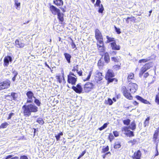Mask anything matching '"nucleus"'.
<instances>
[{
	"label": "nucleus",
	"instance_id": "nucleus-29",
	"mask_svg": "<svg viewBox=\"0 0 159 159\" xmlns=\"http://www.w3.org/2000/svg\"><path fill=\"white\" fill-rule=\"evenodd\" d=\"M134 77V75L133 73H130L127 79L128 81H130V80L133 79Z\"/></svg>",
	"mask_w": 159,
	"mask_h": 159
},
{
	"label": "nucleus",
	"instance_id": "nucleus-17",
	"mask_svg": "<svg viewBox=\"0 0 159 159\" xmlns=\"http://www.w3.org/2000/svg\"><path fill=\"white\" fill-rule=\"evenodd\" d=\"M136 98L137 100L140 101V102L146 104H150V103L148 101L145 99H144L143 98L139 96H136Z\"/></svg>",
	"mask_w": 159,
	"mask_h": 159
},
{
	"label": "nucleus",
	"instance_id": "nucleus-56",
	"mask_svg": "<svg viewBox=\"0 0 159 159\" xmlns=\"http://www.w3.org/2000/svg\"><path fill=\"white\" fill-rule=\"evenodd\" d=\"M33 102L32 99H28L27 100L26 103H32Z\"/></svg>",
	"mask_w": 159,
	"mask_h": 159
},
{
	"label": "nucleus",
	"instance_id": "nucleus-20",
	"mask_svg": "<svg viewBox=\"0 0 159 159\" xmlns=\"http://www.w3.org/2000/svg\"><path fill=\"white\" fill-rule=\"evenodd\" d=\"M26 95L28 99H32L33 98H35V97L34 96V93L32 91H28L26 93Z\"/></svg>",
	"mask_w": 159,
	"mask_h": 159
},
{
	"label": "nucleus",
	"instance_id": "nucleus-33",
	"mask_svg": "<svg viewBox=\"0 0 159 159\" xmlns=\"http://www.w3.org/2000/svg\"><path fill=\"white\" fill-rule=\"evenodd\" d=\"M113 101L110 98H108L107 101H106V103L107 104H109L111 105L113 103Z\"/></svg>",
	"mask_w": 159,
	"mask_h": 159
},
{
	"label": "nucleus",
	"instance_id": "nucleus-41",
	"mask_svg": "<svg viewBox=\"0 0 159 159\" xmlns=\"http://www.w3.org/2000/svg\"><path fill=\"white\" fill-rule=\"evenodd\" d=\"M78 65H77L73 67V69H72V71H78Z\"/></svg>",
	"mask_w": 159,
	"mask_h": 159
},
{
	"label": "nucleus",
	"instance_id": "nucleus-59",
	"mask_svg": "<svg viewBox=\"0 0 159 159\" xmlns=\"http://www.w3.org/2000/svg\"><path fill=\"white\" fill-rule=\"evenodd\" d=\"M78 74L79 75V76H81L82 75V70H80L79 71H78V72H77Z\"/></svg>",
	"mask_w": 159,
	"mask_h": 159
},
{
	"label": "nucleus",
	"instance_id": "nucleus-9",
	"mask_svg": "<svg viewBox=\"0 0 159 159\" xmlns=\"http://www.w3.org/2000/svg\"><path fill=\"white\" fill-rule=\"evenodd\" d=\"M72 88L76 93H81L83 90L80 83L78 84L76 86H72Z\"/></svg>",
	"mask_w": 159,
	"mask_h": 159
},
{
	"label": "nucleus",
	"instance_id": "nucleus-15",
	"mask_svg": "<svg viewBox=\"0 0 159 159\" xmlns=\"http://www.w3.org/2000/svg\"><path fill=\"white\" fill-rule=\"evenodd\" d=\"M141 156V153L140 150L135 152L133 157V159H140Z\"/></svg>",
	"mask_w": 159,
	"mask_h": 159
},
{
	"label": "nucleus",
	"instance_id": "nucleus-35",
	"mask_svg": "<svg viewBox=\"0 0 159 159\" xmlns=\"http://www.w3.org/2000/svg\"><path fill=\"white\" fill-rule=\"evenodd\" d=\"M34 99H35V100H34V102H35V103L38 106H40L41 103H40V102L39 101L38 99H36V98H34Z\"/></svg>",
	"mask_w": 159,
	"mask_h": 159
},
{
	"label": "nucleus",
	"instance_id": "nucleus-31",
	"mask_svg": "<svg viewBox=\"0 0 159 159\" xmlns=\"http://www.w3.org/2000/svg\"><path fill=\"white\" fill-rule=\"evenodd\" d=\"M106 38L107 39V43H109L110 42H112L114 41V39L113 38L109 37L108 36H106Z\"/></svg>",
	"mask_w": 159,
	"mask_h": 159
},
{
	"label": "nucleus",
	"instance_id": "nucleus-6",
	"mask_svg": "<svg viewBox=\"0 0 159 159\" xmlns=\"http://www.w3.org/2000/svg\"><path fill=\"white\" fill-rule=\"evenodd\" d=\"M94 85L91 83H86L84 86V89L85 92L88 93L94 88Z\"/></svg>",
	"mask_w": 159,
	"mask_h": 159
},
{
	"label": "nucleus",
	"instance_id": "nucleus-22",
	"mask_svg": "<svg viewBox=\"0 0 159 159\" xmlns=\"http://www.w3.org/2000/svg\"><path fill=\"white\" fill-rule=\"evenodd\" d=\"M57 15V18L59 20L62 22L64 20V18H63V14L62 13H61L60 12L59 13H58Z\"/></svg>",
	"mask_w": 159,
	"mask_h": 159
},
{
	"label": "nucleus",
	"instance_id": "nucleus-34",
	"mask_svg": "<svg viewBox=\"0 0 159 159\" xmlns=\"http://www.w3.org/2000/svg\"><path fill=\"white\" fill-rule=\"evenodd\" d=\"M149 120H150L149 117H148L146 119L144 123V125L145 127L148 125V124H149Z\"/></svg>",
	"mask_w": 159,
	"mask_h": 159
},
{
	"label": "nucleus",
	"instance_id": "nucleus-44",
	"mask_svg": "<svg viewBox=\"0 0 159 159\" xmlns=\"http://www.w3.org/2000/svg\"><path fill=\"white\" fill-rule=\"evenodd\" d=\"M71 45L72 46V47L73 48H76V46L75 43L73 42V40L72 39H71Z\"/></svg>",
	"mask_w": 159,
	"mask_h": 159
},
{
	"label": "nucleus",
	"instance_id": "nucleus-4",
	"mask_svg": "<svg viewBox=\"0 0 159 159\" xmlns=\"http://www.w3.org/2000/svg\"><path fill=\"white\" fill-rule=\"evenodd\" d=\"M114 76V73L111 70H108L106 73L105 76V78L109 83L112 82L113 81L115 78H112Z\"/></svg>",
	"mask_w": 159,
	"mask_h": 159
},
{
	"label": "nucleus",
	"instance_id": "nucleus-27",
	"mask_svg": "<svg viewBox=\"0 0 159 159\" xmlns=\"http://www.w3.org/2000/svg\"><path fill=\"white\" fill-rule=\"evenodd\" d=\"M109 147L107 146L106 147L103 146V147L102 150L101 151L102 153H106V152H108L109 150Z\"/></svg>",
	"mask_w": 159,
	"mask_h": 159
},
{
	"label": "nucleus",
	"instance_id": "nucleus-51",
	"mask_svg": "<svg viewBox=\"0 0 159 159\" xmlns=\"http://www.w3.org/2000/svg\"><path fill=\"white\" fill-rule=\"evenodd\" d=\"M92 71H90L89 73V75H88V76L87 77V78L85 80H88L90 79V76L92 75Z\"/></svg>",
	"mask_w": 159,
	"mask_h": 159
},
{
	"label": "nucleus",
	"instance_id": "nucleus-8",
	"mask_svg": "<svg viewBox=\"0 0 159 159\" xmlns=\"http://www.w3.org/2000/svg\"><path fill=\"white\" fill-rule=\"evenodd\" d=\"M95 37L97 40L99 42L100 40L103 41L102 36L100 31L98 29L95 30Z\"/></svg>",
	"mask_w": 159,
	"mask_h": 159
},
{
	"label": "nucleus",
	"instance_id": "nucleus-14",
	"mask_svg": "<svg viewBox=\"0 0 159 159\" xmlns=\"http://www.w3.org/2000/svg\"><path fill=\"white\" fill-rule=\"evenodd\" d=\"M128 90L125 88V89L124 90L123 92L124 95L127 99L131 100L132 99V97L130 94L128 92Z\"/></svg>",
	"mask_w": 159,
	"mask_h": 159
},
{
	"label": "nucleus",
	"instance_id": "nucleus-1",
	"mask_svg": "<svg viewBox=\"0 0 159 159\" xmlns=\"http://www.w3.org/2000/svg\"><path fill=\"white\" fill-rule=\"evenodd\" d=\"M25 116H29L32 112H35L38 111V108L34 104L25 105L22 107Z\"/></svg>",
	"mask_w": 159,
	"mask_h": 159
},
{
	"label": "nucleus",
	"instance_id": "nucleus-63",
	"mask_svg": "<svg viewBox=\"0 0 159 159\" xmlns=\"http://www.w3.org/2000/svg\"><path fill=\"white\" fill-rule=\"evenodd\" d=\"M138 103L136 101H134L133 103V104L134 105H138Z\"/></svg>",
	"mask_w": 159,
	"mask_h": 159
},
{
	"label": "nucleus",
	"instance_id": "nucleus-58",
	"mask_svg": "<svg viewBox=\"0 0 159 159\" xmlns=\"http://www.w3.org/2000/svg\"><path fill=\"white\" fill-rule=\"evenodd\" d=\"M13 156H14L13 155H9L8 156H7L6 157V159H9L10 158H11Z\"/></svg>",
	"mask_w": 159,
	"mask_h": 159
},
{
	"label": "nucleus",
	"instance_id": "nucleus-62",
	"mask_svg": "<svg viewBox=\"0 0 159 159\" xmlns=\"http://www.w3.org/2000/svg\"><path fill=\"white\" fill-rule=\"evenodd\" d=\"M156 151H157V153L155 154V156H157L158 155V150L157 149V147L156 148Z\"/></svg>",
	"mask_w": 159,
	"mask_h": 159
},
{
	"label": "nucleus",
	"instance_id": "nucleus-40",
	"mask_svg": "<svg viewBox=\"0 0 159 159\" xmlns=\"http://www.w3.org/2000/svg\"><path fill=\"white\" fill-rule=\"evenodd\" d=\"M12 73L14 75V76L16 77L18 74V72L15 70L12 69L11 71Z\"/></svg>",
	"mask_w": 159,
	"mask_h": 159
},
{
	"label": "nucleus",
	"instance_id": "nucleus-64",
	"mask_svg": "<svg viewBox=\"0 0 159 159\" xmlns=\"http://www.w3.org/2000/svg\"><path fill=\"white\" fill-rule=\"evenodd\" d=\"M11 159H19V157H15L11 158Z\"/></svg>",
	"mask_w": 159,
	"mask_h": 159
},
{
	"label": "nucleus",
	"instance_id": "nucleus-47",
	"mask_svg": "<svg viewBox=\"0 0 159 159\" xmlns=\"http://www.w3.org/2000/svg\"><path fill=\"white\" fill-rule=\"evenodd\" d=\"M15 4L17 7H18L20 6V3L17 0H15Z\"/></svg>",
	"mask_w": 159,
	"mask_h": 159
},
{
	"label": "nucleus",
	"instance_id": "nucleus-19",
	"mask_svg": "<svg viewBox=\"0 0 159 159\" xmlns=\"http://www.w3.org/2000/svg\"><path fill=\"white\" fill-rule=\"evenodd\" d=\"M111 47L112 49L119 50L120 49L119 45H117L115 42H113L111 43Z\"/></svg>",
	"mask_w": 159,
	"mask_h": 159
},
{
	"label": "nucleus",
	"instance_id": "nucleus-12",
	"mask_svg": "<svg viewBox=\"0 0 159 159\" xmlns=\"http://www.w3.org/2000/svg\"><path fill=\"white\" fill-rule=\"evenodd\" d=\"M122 131L123 132L125 131V132H126V133H125L126 134H128V136H129V137L133 136H134L133 132L128 130V128L126 127L123 128Z\"/></svg>",
	"mask_w": 159,
	"mask_h": 159
},
{
	"label": "nucleus",
	"instance_id": "nucleus-2",
	"mask_svg": "<svg viewBox=\"0 0 159 159\" xmlns=\"http://www.w3.org/2000/svg\"><path fill=\"white\" fill-rule=\"evenodd\" d=\"M68 82L71 83L72 85H75L77 81V77L74 74L70 72L67 76Z\"/></svg>",
	"mask_w": 159,
	"mask_h": 159
},
{
	"label": "nucleus",
	"instance_id": "nucleus-23",
	"mask_svg": "<svg viewBox=\"0 0 159 159\" xmlns=\"http://www.w3.org/2000/svg\"><path fill=\"white\" fill-rule=\"evenodd\" d=\"M154 138L155 139H159V128L156 130L153 135Z\"/></svg>",
	"mask_w": 159,
	"mask_h": 159
},
{
	"label": "nucleus",
	"instance_id": "nucleus-55",
	"mask_svg": "<svg viewBox=\"0 0 159 159\" xmlns=\"http://www.w3.org/2000/svg\"><path fill=\"white\" fill-rule=\"evenodd\" d=\"M116 52H117L116 51H112V52H111L110 54L111 55L114 56L116 54Z\"/></svg>",
	"mask_w": 159,
	"mask_h": 159
},
{
	"label": "nucleus",
	"instance_id": "nucleus-24",
	"mask_svg": "<svg viewBox=\"0 0 159 159\" xmlns=\"http://www.w3.org/2000/svg\"><path fill=\"white\" fill-rule=\"evenodd\" d=\"M64 55L68 62V63H70V59L71 57V56H70V54L67 53H64Z\"/></svg>",
	"mask_w": 159,
	"mask_h": 159
},
{
	"label": "nucleus",
	"instance_id": "nucleus-5",
	"mask_svg": "<svg viewBox=\"0 0 159 159\" xmlns=\"http://www.w3.org/2000/svg\"><path fill=\"white\" fill-rule=\"evenodd\" d=\"M152 66V63H148L146 64L141 69L140 72L139 73V76L141 77L143 74L148 69H150Z\"/></svg>",
	"mask_w": 159,
	"mask_h": 159
},
{
	"label": "nucleus",
	"instance_id": "nucleus-3",
	"mask_svg": "<svg viewBox=\"0 0 159 159\" xmlns=\"http://www.w3.org/2000/svg\"><path fill=\"white\" fill-rule=\"evenodd\" d=\"M11 81L8 80L0 82V90L7 89L10 85Z\"/></svg>",
	"mask_w": 159,
	"mask_h": 159
},
{
	"label": "nucleus",
	"instance_id": "nucleus-60",
	"mask_svg": "<svg viewBox=\"0 0 159 159\" xmlns=\"http://www.w3.org/2000/svg\"><path fill=\"white\" fill-rule=\"evenodd\" d=\"M57 78L58 81H59L60 83H61L62 82V80L61 79H60V76H57Z\"/></svg>",
	"mask_w": 159,
	"mask_h": 159
},
{
	"label": "nucleus",
	"instance_id": "nucleus-25",
	"mask_svg": "<svg viewBox=\"0 0 159 159\" xmlns=\"http://www.w3.org/2000/svg\"><path fill=\"white\" fill-rule=\"evenodd\" d=\"M104 59L106 62H108L110 60V58L109 54L108 52H106L104 55Z\"/></svg>",
	"mask_w": 159,
	"mask_h": 159
},
{
	"label": "nucleus",
	"instance_id": "nucleus-43",
	"mask_svg": "<svg viewBox=\"0 0 159 159\" xmlns=\"http://www.w3.org/2000/svg\"><path fill=\"white\" fill-rule=\"evenodd\" d=\"M113 69L116 70H117L120 69V66L118 65H115L113 66Z\"/></svg>",
	"mask_w": 159,
	"mask_h": 159
},
{
	"label": "nucleus",
	"instance_id": "nucleus-28",
	"mask_svg": "<svg viewBox=\"0 0 159 159\" xmlns=\"http://www.w3.org/2000/svg\"><path fill=\"white\" fill-rule=\"evenodd\" d=\"M8 125L9 124L6 122L3 123L0 126V128L1 129L6 128Z\"/></svg>",
	"mask_w": 159,
	"mask_h": 159
},
{
	"label": "nucleus",
	"instance_id": "nucleus-39",
	"mask_svg": "<svg viewBox=\"0 0 159 159\" xmlns=\"http://www.w3.org/2000/svg\"><path fill=\"white\" fill-rule=\"evenodd\" d=\"M120 143L119 142H117L115 143L114 147L115 148H120Z\"/></svg>",
	"mask_w": 159,
	"mask_h": 159
},
{
	"label": "nucleus",
	"instance_id": "nucleus-54",
	"mask_svg": "<svg viewBox=\"0 0 159 159\" xmlns=\"http://www.w3.org/2000/svg\"><path fill=\"white\" fill-rule=\"evenodd\" d=\"M14 115V113H10L9 115V116L7 118V120L11 119L12 116Z\"/></svg>",
	"mask_w": 159,
	"mask_h": 159
},
{
	"label": "nucleus",
	"instance_id": "nucleus-48",
	"mask_svg": "<svg viewBox=\"0 0 159 159\" xmlns=\"http://www.w3.org/2000/svg\"><path fill=\"white\" fill-rule=\"evenodd\" d=\"M155 102L157 103V104L159 105V96L158 95L156 96Z\"/></svg>",
	"mask_w": 159,
	"mask_h": 159
},
{
	"label": "nucleus",
	"instance_id": "nucleus-7",
	"mask_svg": "<svg viewBox=\"0 0 159 159\" xmlns=\"http://www.w3.org/2000/svg\"><path fill=\"white\" fill-rule=\"evenodd\" d=\"M128 88L131 93H134L138 89V86L136 84L130 83L128 85Z\"/></svg>",
	"mask_w": 159,
	"mask_h": 159
},
{
	"label": "nucleus",
	"instance_id": "nucleus-45",
	"mask_svg": "<svg viewBox=\"0 0 159 159\" xmlns=\"http://www.w3.org/2000/svg\"><path fill=\"white\" fill-rule=\"evenodd\" d=\"M111 60L115 62H118L119 60L117 59V57H112L111 58Z\"/></svg>",
	"mask_w": 159,
	"mask_h": 159
},
{
	"label": "nucleus",
	"instance_id": "nucleus-11",
	"mask_svg": "<svg viewBox=\"0 0 159 159\" xmlns=\"http://www.w3.org/2000/svg\"><path fill=\"white\" fill-rule=\"evenodd\" d=\"M50 9L52 13L54 15H57L60 12V9L53 5L50 6Z\"/></svg>",
	"mask_w": 159,
	"mask_h": 159
},
{
	"label": "nucleus",
	"instance_id": "nucleus-50",
	"mask_svg": "<svg viewBox=\"0 0 159 159\" xmlns=\"http://www.w3.org/2000/svg\"><path fill=\"white\" fill-rule=\"evenodd\" d=\"M113 134L115 137H117L119 136V133L117 131H114L113 132Z\"/></svg>",
	"mask_w": 159,
	"mask_h": 159
},
{
	"label": "nucleus",
	"instance_id": "nucleus-52",
	"mask_svg": "<svg viewBox=\"0 0 159 159\" xmlns=\"http://www.w3.org/2000/svg\"><path fill=\"white\" fill-rule=\"evenodd\" d=\"M16 94V93H12L11 94V96L13 97L14 100H15L16 98L15 97Z\"/></svg>",
	"mask_w": 159,
	"mask_h": 159
},
{
	"label": "nucleus",
	"instance_id": "nucleus-18",
	"mask_svg": "<svg viewBox=\"0 0 159 159\" xmlns=\"http://www.w3.org/2000/svg\"><path fill=\"white\" fill-rule=\"evenodd\" d=\"M15 45L19 48H22L25 46V44L20 42L18 40L16 39L15 42Z\"/></svg>",
	"mask_w": 159,
	"mask_h": 159
},
{
	"label": "nucleus",
	"instance_id": "nucleus-61",
	"mask_svg": "<svg viewBox=\"0 0 159 159\" xmlns=\"http://www.w3.org/2000/svg\"><path fill=\"white\" fill-rule=\"evenodd\" d=\"M149 75V74L148 72H146L143 75L144 77V78H146Z\"/></svg>",
	"mask_w": 159,
	"mask_h": 159
},
{
	"label": "nucleus",
	"instance_id": "nucleus-26",
	"mask_svg": "<svg viewBox=\"0 0 159 159\" xmlns=\"http://www.w3.org/2000/svg\"><path fill=\"white\" fill-rule=\"evenodd\" d=\"M136 124L134 122H131L130 125L129 127V128L132 130H134L136 128Z\"/></svg>",
	"mask_w": 159,
	"mask_h": 159
},
{
	"label": "nucleus",
	"instance_id": "nucleus-57",
	"mask_svg": "<svg viewBox=\"0 0 159 159\" xmlns=\"http://www.w3.org/2000/svg\"><path fill=\"white\" fill-rule=\"evenodd\" d=\"M20 159H28V158L27 156L24 155L21 156Z\"/></svg>",
	"mask_w": 159,
	"mask_h": 159
},
{
	"label": "nucleus",
	"instance_id": "nucleus-13",
	"mask_svg": "<svg viewBox=\"0 0 159 159\" xmlns=\"http://www.w3.org/2000/svg\"><path fill=\"white\" fill-rule=\"evenodd\" d=\"M103 76L102 73L97 71L95 75V80L100 81L102 79Z\"/></svg>",
	"mask_w": 159,
	"mask_h": 159
},
{
	"label": "nucleus",
	"instance_id": "nucleus-37",
	"mask_svg": "<svg viewBox=\"0 0 159 159\" xmlns=\"http://www.w3.org/2000/svg\"><path fill=\"white\" fill-rule=\"evenodd\" d=\"M130 120L129 119H127L123 120V123L124 124L128 125L130 122Z\"/></svg>",
	"mask_w": 159,
	"mask_h": 159
},
{
	"label": "nucleus",
	"instance_id": "nucleus-21",
	"mask_svg": "<svg viewBox=\"0 0 159 159\" xmlns=\"http://www.w3.org/2000/svg\"><path fill=\"white\" fill-rule=\"evenodd\" d=\"M53 2L57 6H61L63 4V2L62 0H54Z\"/></svg>",
	"mask_w": 159,
	"mask_h": 159
},
{
	"label": "nucleus",
	"instance_id": "nucleus-30",
	"mask_svg": "<svg viewBox=\"0 0 159 159\" xmlns=\"http://www.w3.org/2000/svg\"><path fill=\"white\" fill-rule=\"evenodd\" d=\"M36 121L41 125H43L44 123V121L43 119L41 118L37 119Z\"/></svg>",
	"mask_w": 159,
	"mask_h": 159
},
{
	"label": "nucleus",
	"instance_id": "nucleus-32",
	"mask_svg": "<svg viewBox=\"0 0 159 159\" xmlns=\"http://www.w3.org/2000/svg\"><path fill=\"white\" fill-rule=\"evenodd\" d=\"M108 124H109V123H105L104 124V125H103V126H102V127H101L99 128V130H102L103 129H105V128H106L107 127Z\"/></svg>",
	"mask_w": 159,
	"mask_h": 159
},
{
	"label": "nucleus",
	"instance_id": "nucleus-38",
	"mask_svg": "<svg viewBox=\"0 0 159 159\" xmlns=\"http://www.w3.org/2000/svg\"><path fill=\"white\" fill-rule=\"evenodd\" d=\"M63 134L62 132H60L57 135L56 134L55 136L56 139H59L60 138L61 136H62Z\"/></svg>",
	"mask_w": 159,
	"mask_h": 159
},
{
	"label": "nucleus",
	"instance_id": "nucleus-10",
	"mask_svg": "<svg viewBox=\"0 0 159 159\" xmlns=\"http://www.w3.org/2000/svg\"><path fill=\"white\" fill-rule=\"evenodd\" d=\"M12 58L10 56H7L5 57L4 59V65L5 66L7 67L9 64V62H11Z\"/></svg>",
	"mask_w": 159,
	"mask_h": 159
},
{
	"label": "nucleus",
	"instance_id": "nucleus-49",
	"mask_svg": "<svg viewBox=\"0 0 159 159\" xmlns=\"http://www.w3.org/2000/svg\"><path fill=\"white\" fill-rule=\"evenodd\" d=\"M115 29L118 34H120V29L117 28L116 26H115Z\"/></svg>",
	"mask_w": 159,
	"mask_h": 159
},
{
	"label": "nucleus",
	"instance_id": "nucleus-36",
	"mask_svg": "<svg viewBox=\"0 0 159 159\" xmlns=\"http://www.w3.org/2000/svg\"><path fill=\"white\" fill-rule=\"evenodd\" d=\"M111 155V153L110 152H107L104 154L102 155V157L104 159L106 157V156L108 155L109 156H110Z\"/></svg>",
	"mask_w": 159,
	"mask_h": 159
},
{
	"label": "nucleus",
	"instance_id": "nucleus-53",
	"mask_svg": "<svg viewBox=\"0 0 159 159\" xmlns=\"http://www.w3.org/2000/svg\"><path fill=\"white\" fill-rule=\"evenodd\" d=\"M147 60H148L147 59H141V60H140L139 61V63H144V62L147 61Z\"/></svg>",
	"mask_w": 159,
	"mask_h": 159
},
{
	"label": "nucleus",
	"instance_id": "nucleus-46",
	"mask_svg": "<svg viewBox=\"0 0 159 159\" xmlns=\"http://www.w3.org/2000/svg\"><path fill=\"white\" fill-rule=\"evenodd\" d=\"M101 2L100 0H97L96 4H95V6L100 7V4Z\"/></svg>",
	"mask_w": 159,
	"mask_h": 159
},
{
	"label": "nucleus",
	"instance_id": "nucleus-16",
	"mask_svg": "<svg viewBox=\"0 0 159 159\" xmlns=\"http://www.w3.org/2000/svg\"><path fill=\"white\" fill-rule=\"evenodd\" d=\"M98 43H98H97L98 48L100 51L103 52L104 50L103 42L102 41L100 40Z\"/></svg>",
	"mask_w": 159,
	"mask_h": 159
},
{
	"label": "nucleus",
	"instance_id": "nucleus-42",
	"mask_svg": "<svg viewBox=\"0 0 159 159\" xmlns=\"http://www.w3.org/2000/svg\"><path fill=\"white\" fill-rule=\"evenodd\" d=\"M99 8L98 10V12L99 13H102L103 11L104 10V8L103 7V5L101 4V7H99Z\"/></svg>",
	"mask_w": 159,
	"mask_h": 159
}]
</instances>
